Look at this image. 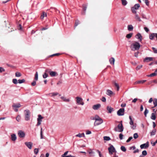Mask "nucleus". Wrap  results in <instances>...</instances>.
<instances>
[{"instance_id":"obj_30","label":"nucleus","mask_w":157,"mask_h":157,"mask_svg":"<svg viewBox=\"0 0 157 157\" xmlns=\"http://www.w3.org/2000/svg\"><path fill=\"white\" fill-rule=\"evenodd\" d=\"M153 103L154 105V107H155L157 106V99L155 98L153 100Z\"/></svg>"},{"instance_id":"obj_52","label":"nucleus","mask_w":157,"mask_h":157,"mask_svg":"<svg viewBox=\"0 0 157 157\" xmlns=\"http://www.w3.org/2000/svg\"><path fill=\"white\" fill-rule=\"evenodd\" d=\"M141 16L143 18L145 19H147V17H146V15L144 13H141Z\"/></svg>"},{"instance_id":"obj_21","label":"nucleus","mask_w":157,"mask_h":157,"mask_svg":"<svg viewBox=\"0 0 157 157\" xmlns=\"http://www.w3.org/2000/svg\"><path fill=\"white\" fill-rule=\"evenodd\" d=\"M61 98L64 101L66 102H69L70 100L68 98H67L64 96H62L61 97Z\"/></svg>"},{"instance_id":"obj_15","label":"nucleus","mask_w":157,"mask_h":157,"mask_svg":"<svg viewBox=\"0 0 157 157\" xmlns=\"http://www.w3.org/2000/svg\"><path fill=\"white\" fill-rule=\"evenodd\" d=\"M101 105L99 104H98L96 105H93L92 108L94 109L95 110H98V109H99L101 107Z\"/></svg>"},{"instance_id":"obj_56","label":"nucleus","mask_w":157,"mask_h":157,"mask_svg":"<svg viewBox=\"0 0 157 157\" xmlns=\"http://www.w3.org/2000/svg\"><path fill=\"white\" fill-rule=\"evenodd\" d=\"M143 1L145 2V3L147 6H148L149 5V2L148 0H143Z\"/></svg>"},{"instance_id":"obj_13","label":"nucleus","mask_w":157,"mask_h":157,"mask_svg":"<svg viewBox=\"0 0 157 157\" xmlns=\"http://www.w3.org/2000/svg\"><path fill=\"white\" fill-rule=\"evenodd\" d=\"M25 144L29 149H32L33 143L31 142H25Z\"/></svg>"},{"instance_id":"obj_22","label":"nucleus","mask_w":157,"mask_h":157,"mask_svg":"<svg viewBox=\"0 0 157 157\" xmlns=\"http://www.w3.org/2000/svg\"><path fill=\"white\" fill-rule=\"evenodd\" d=\"M107 109L108 111V113H111L113 111V109L109 106L107 107Z\"/></svg>"},{"instance_id":"obj_40","label":"nucleus","mask_w":157,"mask_h":157,"mask_svg":"<svg viewBox=\"0 0 157 157\" xmlns=\"http://www.w3.org/2000/svg\"><path fill=\"white\" fill-rule=\"evenodd\" d=\"M104 140H105L109 141L110 140V138L109 136H105L103 137Z\"/></svg>"},{"instance_id":"obj_57","label":"nucleus","mask_w":157,"mask_h":157,"mask_svg":"<svg viewBox=\"0 0 157 157\" xmlns=\"http://www.w3.org/2000/svg\"><path fill=\"white\" fill-rule=\"evenodd\" d=\"M21 119V117L20 116L18 115L16 118V119L18 121H19Z\"/></svg>"},{"instance_id":"obj_59","label":"nucleus","mask_w":157,"mask_h":157,"mask_svg":"<svg viewBox=\"0 0 157 157\" xmlns=\"http://www.w3.org/2000/svg\"><path fill=\"white\" fill-rule=\"evenodd\" d=\"M5 71V70L4 68L2 67H0V72L1 73L2 72H4Z\"/></svg>"},{"instance_id":"obj_28","label":"nucleus","mask_w":157,"mask_h":157,"mask_svg":"<svg viewBox=\"0 0 157 157\" xmlns=\"http://www.w3.org/2000/svg\"><path fill=\"white\" fill-rule=\"evenodd\" d=\"M109 61L110 64L114 65L115 62V59L113 57L111 58V59H109Z\"/></svg>"},{"instance_id":"obj_41","label":"nucleus","mask_w":157,"mask_h":157,"mask_svg":"<svg viewBox=\"0 0 157 157\" xmlns=\"http://www.w3.org/2000/svg\"><path fill=\"white\" fill-rule=\"evenodd\" d=\"M12 82L15 84H17L18 83V80L16 78L13 79L12 80Z\"/></svg>"},{"instance_id":"obj_27","label":"nucleus","mask_w":157,"mask_h":157,"mask_svg":"<svg viewBox=\"0 0 157 157\" xmlns=\"http://www.w3.org/2000/svg\"><path fill=\"white\" fill-rule=\"evenodd\" d=\"M47 16V13L44 12H43L42 13V14L41 15L40 18H41V19H43L44 17H46Z\"/></svg>"},{"instance_id":"obj_47","label":"nucleus","mask_w":157,"mask_h":157,"mask_svg":"<svg viewBox=\"0 0 157 157\" xmlns=\"http://www.w3.org/2000/svg\"><path fill=\"white\" fill-rule=\"evenodd\" d=\"M147 154V153L146 150L143 151L142 152V155L144 156H146Z\"/></svg>"},{"instance_id":"obj_7","label":"nucleus","mask_w":157,"mask_h":157,"mask_svg":"<svg viewBox=\"0 0 157 157\" xmlns=\"http://www.w3.org/2000/svg\"><path fill=\"white\" fill-rule=\"evenodd\" d=\"M108 150L109 153L110 155H112L113 153H115L117 152L115 149L112 145H111L108 148Z\"/></svg>"},{"instance_id":"obj_20","label":"nucleus","mask_w":157,"mask_h":157,"mask_svg":"<svg viewBox=\"0 0 157 157\" xmlns=\"http://www.w3.org/2000/svg\"><path fill=\"white\" fill-rule=\"evenodd\" d=\"M11 138L12 140L13 141H15L17 139V137L15 134H13L11 135Z\"/></svg>"},{"instance_id":"obj_39","label":"nucleus","mask_w":157,"mask_h":157,"mask_svg":"<svg viewBox=\"0 0 157 157\" xmlns=\"http://www.w3.org/2000/svg\"><path fill=\"white\" fill-rule=\"evenodd\" d=\"M129 119L130 120V121L129 122V124L130 125H132V124H133L134 122L132 120V117L131 116H129Z\"/></svg>"},{"instance_id":"obj_29","label":"nucleus","mask_w":157,"mask_h":157,"mask_svg":"<svg viewBox=\"0 0 157 157\" xmlns=\"http://www.w3.org/2000/svg\"><path fill=\"white\" fill-rule=\"evenodd\" d=\"M133 27L132 25H128V31H131L133 30Z\"/></svg>"},{"instance_id":"obj_58","label":"nucleus","mask_w":157,"mask_h":157,"mask_svg":"<svg viewBox=\"0 0 157 157\" xmlns=\"http://www.w3.org/2000/svg\"><path fill=\"white\" fill-rule=\"evenodd\" d=\"M132 139H133V137L132 136L128 138V139L127 140L126 142L127 143L129 142Z\"/></svg>"},{"instance_id":"obj_32","label":"nucleus","mask_w":157,"mask_h":157,"mask_svg":"<svg viewBox=\"0 0 157 157\" xmlns=\"http://www.w3.org/2000/svg\"><path fill=\"white\" fill-rule=\"evenodd\" d=\"M156 75H157V72H155V71L154 73H152V74H151L150 75H148L147 76H148V77H152V76H155Z\"/></svg>"},{"instance_id":"obj_48","label":"nucleus","mask_w":157,"mask_h":157,"mask_svg":"<svg viewBox=\"0 0 157 157\" xmlns=\"http://www.w3.org/2000/svg\"><path fill=\"white\" fill-rule=\"evenodd\" d=\"M40 134V139H43V134H42V128H41Z\"/></svg>"},{"instance_id":"obj_31","label":"nucleus","mask_w":157,"mask_h":157,"mask_svg":"<svg viewBox=\"0 0 157 157\" xmlns=\"http://www.w3.org/2000/svg\"><path fill=\"white\" fill-rule=\"evenodd\" d=\"M151 118L153 120H155L156 119L155 113H153L151 114Z\"/></svg>"},{"instance_id":"obj_43","label":"nucleus","mask_w":157,"mask_h":157,"mask_svg":"<svg viewBox=\"0 0 157 157\" xmlns=\"http://www.w3.org/2000/svg\"><path fill=\"white\" fill-rule=\"evenodd\" d=\"M35 80L37 81L38 79V73L37 72H36L35 74Z\"/></svg>"},{"instance_id":"obj_34","label":"nucleus","mask_w":157,"mask_h":157,"mask_svg":"<svg viewBox=\"0 0 157 157\" xmlns=\"http://www.w3.org/2000/svg\"><path fill=\"white\" fill-rule=\"evenodd\" d=\"M88 153L89 154H93V155H90V156H95V153L94 152L90 150V151H88Z\"/></svg>"},{"instance_id":"obj_60","label":"nucleus","mask_w":157,"mask_h":157,"mask_svg":"<svg viewBox=\"0 0 157 157\" xmlns=\"http://www.w3.org/2000/svg\"><path fill=\"white\" fill-rule=\"evenodd\" d=\"M123 135L121 133H120L119 135V138L121 140L123 139Z\"/></svg>"},{"instance_id":"obj_18","label":"nucleus","mask_w":157,"mask_h":157,"mask_svg":"<svg viewBox=\"0 0 157 157\" xmlns=\"http://www.w3.org/2000/svg\"><path fill=\"white\" fill-rule=\"evenodd\" d=\"M48 73H49L51 76L52 77L55 76L57 74L56 72L55 71H51L49 69Z\"/></svg>"},{"instance_id":"obj_55","label":"nucleus","mask_w":157,"mask_h":157,"mask_svg":"<svg viewBox=\"0 0 157 157\" xmlns=\"http://www.w3.org/2000/svg\"><path fill=\"white\" fill-rule=\"evenodd\" d=\"M131 125V128H132L133 129H135L136 128V126L135 125L133 124H132V125Z\"/></svg>"},{"instance_id":"obj_3","label":"nucleus","mask_w":157,"mask_h":157,"mask_svg":"<svg viewBox=\"0 0 157 157\" xmlns=\"http://www.w3.org/2000/svg\"><path fill=\"white\" fill-rule=\"evenodd\" d=\"M76 104L79 105H83L84 102L83 101V99L79 97H76Z\"/></svg>"},{"instance_id":"obj_50","label":"nucleus","mask_w":157,"mask_h":157,"mask_svg":"<svg viewBox=\"0 0 157 157\" xmlns=\"http://www.w3.org/2000/svg\"><path fill=\"white\" fill-rule=\"evenodd\" d=\"M114 85L117 87V90L118 91L119 89V87L118 84L116 83H115Z\"/></svg>"},{"instance_id":"obj_62","label":"nucleus","mask_w":157,"mask_h":157,"mask_svg":"<svg viewBox=\"0 0 157 157\" xmlns=\"http://www.w3.org/2000/svg\"><path fill=\"white\" fill-rule=\"evenodd\" d=\"M98 115H96L95 116V117H91V120H95V121L96 120V118H97V117H98Z\"/></svg>"},{"instance_id":"obj_64","label":"nucleus","mask_w":157,"mask_h":157,"mask_svg":"<svg viewBox=\"0 0 157 157\" xmlns=\"http://www.w3.org/2000/svg\"><path fill=\"white\" fill-rule=\"evenodd\" d=\"M101 100L103 102H105L106 101V98L105 97H102Z\"/></svg>"},{"instance_id":"obj_17","label":"nucleus","mask_w":157,"mask_h":157,"mask_svg":"<svg viewBox=\"0 0 157 157\" xmlns=\"http://www.w3.org/2000/svg\"><path fill=\"white\" fill-rule=\"evenodd\" d=\"M135 18L137 21H142L139 15L137 13H135Z\"/></svg>"},{"instance_id":"obj_8","label":"nucleus","mask_w":157,"mask_h":157,"mask_svg":"<svg viewBox=\"0 0 157 157\" xmlns=\"http://www.w3.org/2000/svg\"><path fill=\"white\" fill-rule=\"evenodd\" d=\"M38 118L37 119V123L36 125V126H38L41 124L42 121V119L44 118L40 115H38Z\"/></svg>"},{"instance_id":"obj_12","label":"nucleus","mask_w":157,"mask_h":157,"mask_svg":"<svg viewBox=\"0 0 157 157\" xmlns=\"http://www.w3.org/2000/svg\"><path fill=\"white\" fill-rule=\"evenodd\" d=\"M156 37L157 40V33H152L149 35V39L151 40H153L155 37Z\"/></svg>"},{"instance_id":"obj_33","label":"nucleus","mask_w":157,"mask_h":157,"mask_svg":"<svg viewBox=\"0 0 157 157\" xmlns=\"http://www.w3.org/2000/svg\"><path fill=\"white\" fill-rule=\"evenodd\" d=\"M122 4L123 6H126L127 4V2L126 0H121Z\"/></svg>"},{"instance_id":"obj_25","label":"nucleus","mask_w":157,"mask_h":157,"mask_svg":"<svg viewBox=\"0 0 157 157\" xmlns=\"http://www.w3.org/2000/svg\"><path fill=\"white\" fill-rule=\"evenodd\" d=\"M75 136L76 137H78L80 138L84 137L85 136L84 133H79L78 134L76 135Z\"/></svg>"},{"instance_id":"obj_44","label":"nucleus","mask_w":157,"mask_h":157,"mask_svg":"<svg viewBox=\"0 0 157 157\" xmlns=\"http://www.w3.org/2000/svg\"><path fill=\"white\" fill-rule=\"evenodd\" d=\"M121 151L124 152H125L126 151V149L124 146H122L121 147Z\"/></svg>"},{"instance_id":"obj_5","label":"nucleus","mask_w":157,"mask_h":157,"mask_svg":"<svg viewBox=\"0 0 157 157\" xmlns=\"http://www.w3.org/2000/svg\"><path fill=\"white\" fill-rule=\"evenodd\" d=\"M140 7V5L139 4H136L132 7L131 8V11L133 13H137L136 10L139 9Z\"/></svg>"},{"instance_id":"obj_16","label":"nucleus","mask_w":157,"mask_h":157,"mask_svg":"<svg viewBox=\"0 0 157 157\" xmlns=\"http://www.w3.org/2000/svg\"><path fill=\"white\" fill-rule=\"evenodd\" d=\"M136 37L137 39L139 40L140 41H141L142 40V36L140 33H138L136 35Z\"/></svg>"},{"instance_id":"obj_49","label":"nucleus","mask_w":157,"mask_h":157,"mask_svg":"<svg viewBox=\"0 0 157 157\" xmlns=\"http://www.w3.org/2000/svg\"><path fill=\"white\" fill-rule=\"evenodd\" d=\"M138 137V136L137 133H135V134H134L133 137L135 139H137Z\"/></svg>"},{"instance_id":"obj_6","label":"nucleus","mask_w":157,"mask_h":157,"mask_svg":"<svg viewBox=\"0 0 157 157\" xmlns=\"http://www.w3.org/2000/svg\"><path fill=\"white\" fill-rule=\"evenodd\" d=\"M103 122V121L102 119L98 116L97 117V118H96V120L94 123V125L95 126L98 125L102 123Z\"/></svg>"},{"instance_id":"obj_63","label":"nucleus","mask_w":157,"mask_h":157,"mask_svg":"<svg viewBox=\"0 0 157 157\" xmlns=\"http://www.w3.org/2000/svg\"><path fill=\"white\" fill-rule=\"evenodd\" d=\"M83 9L84 11L85 12L86 10V5H84L83 6Z\"/></svg>"},{"instance_id":"obj_61","label":"nucleus","mask_w":157,"mask_h":157,"mask_svg":"<svg viewBox=\"0 0 157 157\" xmlns=\"http://www.w3.org/2000/svg\"><path fill=\"white\" fill-rule=\"evenodd\" d=\"M96 151L98 153L100 157H102V155L101 154V152L97 150H96Z\"/></svg>"},{"instance_id":"obj_1","label":"nucleus","mask_w":157,"mask_h":157,"mask_svg":"<svg viewBox=\"0 0 157 157\" xmlns=\"http://www.w3.org/2000/svg\"><path fill=\"white\" fill-rule=\"evenodd\" d=\"M140 45L138 42H134L131 45L130 48L132 51L138 50L140 49Z\"/></svg>"},{"instance_id":"obj_35","label":"nucleus","mask_w":157,"mask_h":157,"mask_svg":"<svg viewBox=\"0 0 157 157\" xmlns=\"http://www.w3.org/2000/svg\"><path fill=\"white\" fill-rule=\"evenodd\" d=\"M25 82V80L24 79H19L18 80V83L21 84L24 83Z\"/></svg>"},{"instance_id":"obj_46","label":"nucleus","mask_w":157,"mask_h":157,"mask_svg":"<svg viewBox=\"0 0 157 157\" xmlns=\"http://www.w3.org/2000/svg\"><path fill=\"white\" fill-rule=\"evenodd\" d=\"M143 65H139L138 66L136 67V70L138 71L142 67Z\"/></svg>"},{"instance_id":"obj_54","label":"nucleus","mask_w":157,"mask_h":157,"mask_svg":"<svg viewBox=\"0 0 157 157\" xmlns=\"http://www.w3.org/2000/svg\"><path fill=\"white\" fill-rule=\"evenodd\" d=\"M39 151V150L37 148H35L34 150V153L35 154H37Z\"/></svg>"},{"instance_id":"obj_53","label":"nucleus","mask_w":157,"mask_h":157,"mask_svg":"<svg viewBox=\"0 0 157 157\" xmlns=\"http://www.w3.org/2000/svg\"><path fill=\"white\" fill-rule=\"evenodd\" d=\"M68 151H66L62 155V157H66V155H67L68 153Z\"/></svg>"},{"instance_id":"obj_9","label":"nucleus","mask_w":157,"mask_h":157,"mask_svg":"<svg viewBox=\"0 0 157 157\" xmlns=\"http://www.w3.org/2000/svg\"><path fill=\"white\" fill-rule=\"evenodd\" d=\"M18 135L21 138H24L25 136V133L23 131L19 130L18 132Z\"/></svg>"},{"instance_id":"obj_45","label":"nucleus","mask_w":157,"mask_h":157,"mask_svg":"<svg viewBox=\"0 0 157 157\" xmlns=\"http://www.w3.org/2000/svg\"><path fill=\"white\" fill-rule=\"evenodd\" d=\"M148 113V110L147 109H146L144 112V114L145 117H147V115Z\"/></svg>"},{"instance_id":"obj_2","label":"nucleus","mask_w":157,"mask_h":157,"mask_svg":"<svg viewBox=\"0 0 157 157\" xmlns=\"http://www.w3.org/2000/svg\"><path fill=\"white\" fill-rule=\"evenodd\" d=\"M123 127L122 124V121L120 122V124L118 125L117 127H115L114 128V130L116 132H121L123 131Z\"/></svg>"},{"instance_id":"obj_37","label":"nucleus","mask_w":157,"mask_h":157,"mask_svg":"<svg viewBox=\"0 0 157 157\" xmlns=\"http://www.w3.org/2000/svg\"><path fill=\"white\" fill-rule=\"evenodd\" d=\"M132 33H131L129 34H128L126 35V37L128 39H130L132 35Z\"/></svg>"},{"instance_id":"obj_51","label":"nucleus","mask_w":157,"mask_h":157,"mask_svg":"<svg viewBox=\"0 0 157 157\" xmlns=\"http://www.w3.org/2000/svg\"><path fill=\"white\" fill-rule=\"evenodd\" d=\"M152 48L155 53H157V48H156L154 47H152Z\"/></svg>"},{"instance_id":"obj_11","label":"nucleus","mask_w":157,"mask_h":157,"mask_svg":"<svg viewBox=\"0 0 157 157\" xmlns=\"http://www.w3.org/2000/svg\"><path fill=\"white\" fill-rule=\"evenodd\" d=\"M149 144L148 142H147L146 143L142 144L140 145V147L141 149L147 148L149 147Z\"/></svg>"},{"instance_id":"obj_24","label":"nucleus","mask_w":157,"mask_h":157,"mask_svg":"<svg viewBox=\"0 0 157 157\" xmlns=\"http://www.w3.org/2000/svg\"><path fill=\"white\" fill-rule=\"evenodd\" d=\"M146 80H143L141 81H138L136 82H135V84H143L146 82Z\"/></svg>"},{"instance_id":"obj_10","label":"nucleus","mask_w":157,"mask_h":157,"mask_svg":"<svg viewBox=\"0 0 157 157\" xmlns=\"http://www.w3.org/2000/svg\"><path fill=\"white\" fill-rule=\"evenodd\" d=\"M124 108H121L117 111V114L119 116H123L124 114Z\"/></svg>"},{"instance_id":"obj_42","label":"nucleus","mask_w":157,"mask_h":157,"mask_svg":"<svg viewBox=\"0 0 157 157\" xmlns=\"http://www.w3.org/2000/svg\"><path fill=\"white\" fill-rule=\"evenodd\" d=\"M156 132V131L155 129H154L151 132V136H152L154 135L155 134Z\"/></svg>"},{"instance_id":"obj_23","label":"nucleus","mask_w":157,"mask_h":157,"mask_svg":"<svg viewBox=\"0 0 157 157\" xmlns=\"http://www.w3.org/2000/svg\"><path fill=\"white\" fill-rule=\"evenodd\" d=\"M21 105L19 103L13 104L12 105V107L14 108H19L21 106Z\"/></svg>"},{"instance_id":"obj_4","label":"nucleus","mask_w":157,"mask_h":157,"mask_svg":"<svg viewBox=\"0 0 157 157\" xmlns=\"http://www.w3.org/2000/svg\"><path fill=\"white\" fill-rule=\"evenodd\" d=\"M25 115V119L26 121L29 120L30 119V113L29 110H26L24 111Z\"/></svg>"},{"instance_id":"obj_36","label":"nucleus","mask_w":157,"mask_h":157,"mask_svg":"<svg viewBox=\"0 0 157 157\" xmlns=\"http://www.w3.org/2000/svg\"><path fill=\"white\" fill-rule=\"evenodd\" d=\"M15 76L17 77H20L21 76V73L19 72H16L15 74Z\"/></svg>"},{"instance_id":"obj_26","label":"nucleus","mask_w":157,"mask_h":157,"mask_svg":"<svg viewBox=\"0 0 157 157\" xmlns=\"http://www.w3.org/2000/svg\"><path fill=\"white\" fill-rule=\"evenodd\" d=\"M106 94L109 96H111L113 94V92L109 90H107Z\"/></svg>"},{"instance_id":"obj_38","label":"nucleus","mask_w":157,"mask_h":157,"mask_svg":"<svg viewBox=\"0 0 157 157\" xmlns=\"http://www.w3.org/2000/svg\"><path fill=\"white\" fill-rule=\"evenodd\" d=\"M49 94H51V96L54 97L59 94V93L57 92L56 93H50Z\"/></svg>"},{"instance_id":"obj_14","label":"nucleus","mask_w":157,"mask_h":157,"mask_svg":"<svg viewBox=\"0 0 157 157\" xmlns=\"http://www.w3.org/2000/svg\"><path fill=\"white\" fill-rule=\"evenodd\" d=\"M153 58L151 57H146L144 60V62H148L149 61H153Z\"/></svg>"},{"instance_id":"obj_19","label":"nucleus","mask_w":157,"mask_h":157,"mask_svg":"<svg viewBox=\"0 0 157 157\" xmlns=\"http://www.w3.org/2000/svg\"><path fill=\"white\" fill-rule=\"evenodd\" d=\"M49 69H46L45 71L44 74L43 75V78H47L48 77V73Z\"/></svg>"}]
</instances>
